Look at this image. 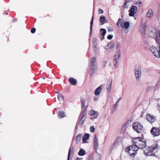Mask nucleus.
Returning a JSON list of instances; mask_svg holds the SVG:
<instances>
[{"mask_svg":"<svg viewBox=\"0 0 160 160\" xmlns=\"http://www.w3.org/2000/svg\"><path fill=\"white\" fill-rule=\"evenodd\" d=\"M109 65L110 66H111V63H110L109 64Z\"/></svg>","mask_w":160,"mask_h":160,"instance_id":"58","label":"nucleus"},{"mask_svg":"<svg viewBox=\"0 0 160 160\" xmlns=\"http://www.w3.org/2000/svg\"><path fill=\"white\" fill-rule=\"evenodd\" d=\"M94 100L95 101H97L98 100V98H94Z\"/></svg>","mask_w":160,"mask_h":160,"instance_id":"50","label":"nucleus"},{"mask_svg":"<svg viewBox=\"0 0 160 160\" xmlns=\"http://www.w3.org/2000/svg\"><path fill=\"white\" fill-rule=\"evenodd\" d=\"M82 158L78 157L76 158V160H82Z\"/></svg>","mask_w":160,"mask_h":160,"instance_id":"48","label":"nucleus"},{"mask_svg":"<svg viewBox=\"0 0 160 160\" xmlns=\"http://www.w3.org/2000/svg\"><path fill=\"white\" fill-rule=\"evenodd\" d=\"M139 149L135 144L133 143L132 146H130L126 149V151L128 152L129 155L133 157Z\"/></svg>","mask_w":160,"mask_h":160,"instance_id":"3","label":"nucleus"},{"mask_svg":"<svg viewBox=\"0 0 160 160\" xmlns=\"http://www.w3.org/2000/svg\"><path fill=\"white\" fill-rule=\"evenodd\" d=\"M87 113V109L84 108L83 111L81 112L80 115L86 117Z\"/></svg>","mask_w":160,"mask_h":160,"instance_id":"30","label":"nucleus"},{"mask_svg":"<svg viewBox=\"0 0 160 160\" xmlns=\"http://www.w3.org/2000/svg\"><path fill=\"white\" fill-rule=\"evenodd\" d=\"M153 13L152 9L150 8L146 13V16L148 18H152L153 16Z\"/></svg>","mask_w":160,"mask_h":160,"instance_id":"16","label":"nucleus"},{"mask_svg":"<svg viewBox=\"0 0 160 160\" xmlns=\"http://www.w3.org/2000/svg\"><path fill=\"white\" fill-rule=\"evenodd\" d=\"M158 109L160 110V106H158Z\"/></svg>","mask_w":160,"mask_h":160,"instance_id":"56","label":"nucleus"},{"mask_svg":"<svg viewBox=\"0 0 160 160\" xmlns=\"http://www.w3.org/2000/svg\"><path fill=\"white\" fill-rule=\"evenodd\" d=\"M133 144L138 147V149H142L147 146L146 141L143 139H142L140 138H137L132 140Z\"/></svg>","mask_w":160,"mask_h":160,"instance_id":"2","label":"nucleus"},{"mask_svg":"<svg viewBox=\"0 0 160 160\" xmlns=\"http://www.w3.org/2000/svg\"><path fill=\"white\" fill-rule=\"evenodd\" d=\"M36 30V29L35 28H33L31 29V32L32 33H34L35 32Z\"/></svg>","mask_w":160,"mask_h":160,"instance_id":"43","label":"nucleus"},{"mask_svg":"<svg viewBox=\"0 0 160 160\" xmlns=\"http://www.w3.org/2000/svg\"><path fill=\"white\" fill-rule=\"evenodd\" d=\"M132 128L138 133H141L142 131L143 127L139 122H135L133 123Z\"/></svg>","mask_w":160,"mask_h":160,"instance_id":"5","label":"nucleus"},{"mask_svg":"<svg viewBox=\"0 0 160 160\" xmlns=\"http://www.w3.org/2000/svg\"><path fill=\"white\" fill-rule=\"evenodd\" d=\"M91 67H96V60L95 58H93L91 59Z\"/></svg>","mask_w":160,"mask_h":160,"instance_id":"21","label":"nucleus"},{"mask_svg":"<svg viewBox=\"0 0 160 160\" xmlns=\"http://www.w3.org/2000/svg\"><path fill=\"white\" fill-rule=\"evenodd\" d=\"M43 78V79H45V78Z\"/></svg>","mask_w":160,"mask_h":160,"instance_id":"59","label":"nucleus"},{"mask_svg":"<svg viewBox=\"0 0 160 160\" xmlns=\"http://www.w3.org/2000/svg\"><path fill=\"white\" fill-rule=\"evenodd\" d=\"M121 98H120L118 99V100H117V102H116L118 103V102H119V101L121 100Z\"/></svg>","mask_w":160,"mask_h":160,"instance_id":"52","label":"nucleus"},{"mask_svg":"<svg viewBox=\"0 0 160 160\" xmlns=\"http://www.w3.org/2000/svg\"><path fill=\"white\" fill-rule=\"evenodd\" d=\"M159 32L157 30L153 29L152 31L150 32L149 33V36L150 37L156 38L158 36V35Z\"/></svg>","mask_w":160,"mask_h":160,"instance_id":"9","label":"nucleus"},{"mask_svg":"<svg viewBox=\"0 0 160 160\" xmlns=\"http://www.w3.org/2000/svg\"><path fill=\"white\" fill-rule=\"evenodd\" d=\"M106 105H104L103 106V108H106Z\"/></svg>","mask_w":160,"mask_h":160,"instance_id":"57","label":"nucleus"},{"mask_svg":"<svg viewBox=\"0 0 160 160\" xmlns=\"http://www.w3.org/2000/svg\"><path fill=\"white\" fill-rule=\"evenodd\" d=\"M150 50L155 56L160 58V46L158 49H157L155 46H152L150 48Z\"/></svg>","mask_w":160,"mask_h":160,"instance_id":"6","label":"nucleus"},{"mask_svg":"<svg viewBox=\"0 0 160 160\" xmlns=\"http://www.w3.org/2000/svg\"><path fill=\"white\" fill-rule=\"evenodd\" d=\"M134 74L137 81H139L142 73L141 68L139 65H137L135 66L134 68Z\"/></svg>","mask_w":160,"mask_h":160,"instance_id":"4","label":"nucleus"},{"mask_svg":"<svg viewBox=\"0 0 160 160\" xmlns=\"http://www.w3.org/2000/svg\"><path fill=\"white\" fill-rule=\"evenodd\" d=\"M85 154V151L83 149H81L78 152V155L81 156H83Z\"/></svg>","mask_w":160,"mask_h":160,"instance_id":"28","label":"nucleus"},{"mask_svg":"<svg viewBox=\"0 0 160 160\" xmlns=\"http://www.w3.org/2000/svg\"><path fill=\"white\" fill-rule=\"evenodd\" d=\"M97 39L96 38H94L93 40V44H97Z\"/></svg>","mask_w":160,"mask_h":160,"instance_id":"42","label":"nucleus"},{"mask_svg":"<svg viewBox=\"0 0 160 160\" xmlns=\"http://www.w3.org/2000/svg\"><path fill=\"white\" fill-rule=\"evenodd\" d=\"M116 143H117V142H115L113 143V146H114L115 145H116Z\"/></svg>","mask_w":160,"mask_h":160,"instance_id":"55","label":"nucleus"},{"mask_svg":"<svg viewBox=\"0 0 160 160\" xmlns=\"http://www.w3.org/2000/svg\"><path fill=\"white\" fill-rule=\"evenodd\" d=\"M130 23L128 22H125L123 23V21L122 22H120V27L122 28H124L126 29H128L129 27Z\"/></svg>","mask_w":160,"mask_h":160,"instance_id":"14","label":"nucleus"},{"mask_svg":"<svg viewBox=\"0 0 160 160\" xmlns=\"http://www.w3.org/2000/svg\"><path fill=\"white\" fill-rule=\"evenodd\" d=\"M88 160H92V158L91 157L89 156Z\"/></svg>","mask_w":160,"mask_h":160,"instance_id":"51","label":"nucleus"},{"mask_svg":"<svg viewBox=\"0 0 160 160\" xmlns=\"http://www.w3.org/2000/svg\"><path fill=\"white\" fill-rule=\"evenodd\" d=\"M113 36L111 35H109L107 37V38L108 39L111 40L113 38Z\"/></svg>","mask_w":160,"mask_h":160,"instance_id":"44","label":"nucleus"},{"mask_svg":"<svg viewBox=\"0 0 160 160\" xmlns=\"http://www.w3.org/2000/svg\"><path fill=\"white\" fill-rule=\"evenodd\" d=\"M122 22V20L121 19L119 18L118 19V22L117 23V25L119 27V25L120 26V22Z\"/></svg>","mask_w":160,"mask_h":160,"instance_id":"34","label":"nucleus"},{"mask_svg":"<svg viewBox=\"0 0 160 160\" xmlns=\"http://www.w3.org/2000/svg\"><path fill=\"white\" fill-rule=\"evenodd\" d=\"M92 29H90V36L91 37V36L92 34Z\"/></svg>","mask_w":160,"mask_h":160,"instance_id":"53","label":"nucleus"},{"mask_svg":"<svg viewBox=\"0 0 160 160\" xmlns=\"http://www.w3.org/2000/svg\"><path fill=\"white\" fill-rule=\"evenodd\" d=\"M127 128V124L125 123L122 126V131H123V132H124L125 131L126 129Z\"/></svg>","mask_w":160,"mask_h":160,"instance_id":"29","label":"nucleus"},{"mask_svg":"<svg viewBox=\"0 0 160 160\" xmlns=\"http://www.w3.org/2000/svg\"><path fill=\"white\" fill-rule=\"evenodd\" d=\"M86 118V117L80 115L79 116L80 120L78 123V124L80 126L82 125L85 120Z\"/></svg>","mask_w":160,"mask_h":160,"instance_id":"18","label":"nucleus"},{"mask_svg":"<svg viewBox=\"0 0 160 160\" xmlns=\"http://www.w3.org/2000/svg\"><path fill=\"white\" fill-rule=\"evenodd\" d=\"M56 93H58V92H56Z\"/></svg>","mask_w":160,"mask_h":160,"instance_id":"60","label":"nucleus"},{"mask_svg":"<svg viewBox=\"0 0 160 160\" xmlns=\"http://www.w3.org/2000/svg\"><path fill=\"white\" fill-rule=\"evenodd\" d=\"M93 145L95 149L96 150L97 149L98 146V138L96 135H95L93 140Z\"/></svg>","mask_w":160,"mask_h":160,"instance_id":"15","label":"nucleus"},{"mask_svg":"<svg viewBox=\"0 0 160 160\" xmlns=\"http://www.w3.org/2000/svg\"><path fill=\"white\" fill-rule=\"evenodd\" d=\"M89 135L88 134L86 133L83 137L82 141L84 142H86V140L89 138Z\"/></svg>","mask_w":160,"mask_h":160,"instance_id":"26","label":"nucleus"},{"mask_svg":"<svg viewBox=\"0 0 160 160\" xmlns=\"http://www.w3.org/2000/svg\"><path fill=\"white\" fill-rule=\"evenodd\" d=\"M82 135L79 134L78 135L76 138V142L77 143H78L81 140Z\"/></svg>","mask_w":160,"mask_h":160,"instance_id":"27","label":"nucleus"},{"mask_svg":"<svg viewBox=\"0 0 160 160\" xmlns=\"http://www.w3.org/2000/svg\"><path fill=\"white\" fill-rule=\"evenodd\" d=\"M106 18L104 16H102L100 17V21L101 22H105Z\"/></svg>","mask_w":160,"mask_h":160,"instance_id":"32","label":"nucleus"},{"mask_svg":"<svg viewBox=\"0 0 160 160\" xmlns=\"http://www.w3.org/2000/svg\"><path fill=\"white\" fill-rule=\"evenodd\" d=\"M97 44H93V50L94 51H96L97 50Z\"/></svg>","mask_w":160,"mask_h":160,"instance_id":"41","label":"nucleus"},{"mask_svg":"<svg viewBox=\"0 0 160 160\" xmlns=\"http://www.w3.org/2000/svg\"><path fill=\"white\" fill-rule=\"evenodd\" d=\"M100 31L101 33L102 34V36L103 37V38L102 39L101 38V39L102 40L104 38V36L106 33V29H103V28L101 29Z\"/></svg>","mask_w":160,"mask_h":160,"instance_id":"24","label":"nucleus"},{"mask_svg":"<svg viewBox=\"0 0 160 160\" xmlns=\"http://www.w3.org/2000/svg\"><path fill=\"white\" fill-rule=\"evenodd\" d=\"M72 153H73V151H72Z\"/></svg>","mask_w":160,"mask_h":160,"instance_id":"61","label":"nucleus"},{"mask_svg":"<svg viewBox=\"0 0 160 160\" xmlns=\"http://www.w3.org/2000/svg\"><path fill=\"white\" fill-rule=\"evenodd\" d=\"M118 106V103L116 102V103L115 104L114 107L113 109H114V111H115L117 110Z\"/></svg>","mask_w":160,"mask_h":160,"instance_id":"36","label":"nucleus"},{"mask_svg":"<svg viewBox=\"0 0 160 160\" xmlns=\"http://www.w3.org/2000/svg\"><path fill=\"white\" fill-rule=\"evenodd\" d=\"M58 113L60 118H62L65 116L64 112L63 111H59L58 112Z\"/></svg>","mask_w":160,"mask_h":160,"instance_id":"22","label":"nucleus"},{"mask_svg":"<svg viewBox=\"0 0 160 160\" xmlns=\"http://www.w3.org/2000/svg\"><path fill=\"white\" fill-rule=\"evenodd\" d=\"M90 132H93L95 131V128L93 126H91L90 127Z\"/></svg>","mask_w":160,"mask_h":160,"instance_id":"37","label":"nucleus"},{"mask_svg":"<svg viewBox=\"0 0 160 160\" xmlns=\"http://www.w3.org/2000/svg\"><path fill=\"white\" fill-rule=\"evenodd\" d=\"M112 83V81H111L110 82V84L109 86L107 88V90L108 92H110L111 89V85Z\"/></svg>","mask_w":160,"mask_h":160,"instance_id":"31","label":"nucleus"},{"mask_svg":"<svg viewBox=\"0 0 160 160\" xmlns=\"http://www.w3.org/2000/svg\"><path fill=\"white\" fill-rule=\"evenodd\" d=\"M82 107L83 108L85 105V101L84 99L81 100Z\"/></svg>","mask_w":160,"mask_h":160,"instance_id":"35","label":"nucleus"},{"mask_svg":"<svg viewBox=\"0 0 160 160\" xmlns=\"http://www.w3.org/2000/svg\"><path fill=\"white\" fill-rule=\"evenodd\" d=\"M141 4V2L140 1H138L136 3V5H138V4Z\"/></svg>","mask_w":160,"mask_h":160,"instance_id":"49","label":"nucleus"},{"mask_svg":"<svg viewBox=\"0 0 160 160\" xmlns=\"http://www.w3.org/2000/svg\"><path fill=\"white\" fill-rule=\"evenodd\" d=\"M69 81L72 85H75L77 84V81L76 80L72 78H70L69 79Z\"/></svg>","mask_w":160,"mask_h":160,"instance_id":"20","label":"nucleus"},{"mask_svg":"<svg viewBox=\"0 0 160 160\" xmlns=\"http://www.w3.org/2000/svg\"><path fill=\"white\" fill-rule=\"evenodd\" d=\"M119 47H120V45L119 44H117L116 46V49L118 50V51L119 50H120L119 48Z\"/></svg>","mask_w":160,"mask_h":160,"instance_id":"47","label":"nucleus"},{"mask_svg":"<svg viewBox=\"0 0 160 160\" xmlns=\"http://www.w3.org/2000/svg\"><path fill=\"white\" fill-rule=\"evenodd\" d=\"M158 36H159V39H160V31L159 32V33L158 34Z\"/></svg>","mask_w":160,"mask_h":160,"instance_id":"54","label":"nucleus"},{"mask_svg":"<svg viewBox=\"0 0 160 160\" xmlns=\"http://www.w3.org/2000/svg\"><path fill=\"white\" fill-rule=\"evenodd\" d=\"M71 152V149L70 148L69 149V150L68 153V160H69Z\"/></svg>","mask_w":160,"mask_h":160,"instance_id":"45","label":"nucleus"},{"mask_svg":"<svg viewBox=\"0 0 160 160\" xmlns=\"http://www.w3.org/2000/svg\"><path fill=\"white\" fill-rule=\"evenodd\" d=\"M58 98L59 100H63V97L61 94H59L58 95Z\"/></svg>","mask_w":160,"mask_h":160,"instance_id":"33","label":"nucleus"},{"mask_svg":"<svg viewBox=\"0 0 160 160\" xmlns=\"http://www.w3.org/2000/svg\"><path fill=\"white\" fill-rule=\"evenodd\" d=\"M158 145H153L148 147L143 151L144 154L147 156H155L158 152Z\"/></svg>","mask_w":160,"mask_h":160,"instance_id":"1","label":"nucleus"},{"mask_svg":"<svg viewBox=\"0 0 160 160\" xmlns=\"http://www.w3.org/2000/svg\"><path fill=\"white\" fill-rule=\"evenodd\" d=\"M107 61L106 60H104L102 62V66L104 68L106 66V64L107 63Z\"/></svg>","mask_w":160,"mask_h":160,"instance_id":"39","label":"nucleus"},{"mask_svg":"<svg viewBox=\"0 0 160 160\" xmlns=\"http://www.w3.org/2000/svg\"><path fill=\"white\" fill-rule=\"evenodd\" d=\"M121 54V51L120 50H119L118 51V52L115 53V55L114 56L113 61H115V63H114L113 65L115 66L116 64H117L118 63V59L119 58H120V55Z\"/></svg>","mask_w":160,"mask_h":160,"instance_id":"10","label":"nucleus"},{"mask_svg":"<svg viewBox=\"0 0 160 160\" xmlns=\"http://www.w3.org/2000/svg\"><path fill=\"white\" fill-rule=\"evenodd\" d=\"M96 68V67H91V69L89 72V74L91 76H92L95 73V69Z\"/></svg>","mask_w":160,"mask_h":160,"instance_id":"25","label":"nucleus"},{"mask_svg":"<svg viewBox=\"0 0 160 160\" xmlns=\"http://www.w3.org/2000/svg\"><path fill=\"white\" fill-rule=\"evenodd\" d=\"M102 88L100 87H98L95 90V94L96 95L98 96L99 95L101 92Z\"/></svg>","mask_w":160,"mask_h":160,"instance_id":"23","label":"nucleus"},{"mask_svg":"<svg viewBox=\"0 0 160 160\" xmlns=\"http://www.w3.org/2000/svg\"><path fill=\"white\" fill-rule=\"evenodd\" d=\"M146 117L147 120L151 123L155 121V118L149 114H147Z\"/></svg>","mask_w":160,"mask_h":160,"instance_id":"12","label":"nucleus"},{"mask_svg":"<svg viewBox=\"0 0 160 160\" xmlns=\"http://www.w3.org/2000/svg\"><path fill=\"white\" fill-rule=\"evenodd\" d=\"M150 132L154 137L158 136L160 134V128L153 127Z\"/></svg>","mask_w":160,"mask_h":160,"instance_id":"7","label":"nucleus"},{"mask_svg":"<svg viewBox=\"0 0 160 160\" xmlns=\"http://www.w3.org/2000/svg\"><path fill=\"white\" fill-rule=\"evenodd\" d=\"M140 32L143 34H145V24H142L139 28Z\"/></svg>","mask_w":160,"mask_h":160,"instance_id":"17","label":"nucleus"},{"mask_svg":"<svg viewBox=\"0 0 160 160\" xmlns=\"http://www.w3.org/2000/svg\"><path fill=\"white\" fill-rule=\"evenodd\" d=\"M114 46V44L112 42H109L104 47V48L107 52H110Z\"/></svg>","mask_w":160,"mask_h":160,"instance_id":"11","label":"nucleus"},{"mask_svg":"<svg viewBox=\"0 0 160 160\" xmlns=\"http://www.w3.org/2000/svg\"><path fill=\"white\" fill-rule=\"evenodd\" d=\"M93 20V16H92V17L91 21L90 22V25H91L90 28V29H92Z\"/></svg>","mask_w":160,"mask_h":160,"instance_id":"38","label":"nucleus"},{"mask_svg":"<svg viewBox=\"0 0 160 160\" xmlns=\"http://www.w3.org/2000/svg\"><path fill=\"white\" fill-rule=\"evenodd\" d=\"M98 12L99 14H102L103 13V10L101 9H99Z\"/></svg>","mask_w":160,"mask_h":160,"instance_id":"46","label":"nucleus"},{"mask_svg":"<svg viewBox=\"0 0 160 160\" xmlns=\"http://www.w3.org/2000/svg\"><path fill=\"white\" fill-rule=\"evenodd\" d=\"M107 29L108 32H111L113 31V29L110 27H108L107 28Z\"/></svg>","mask_w":160,"mask_h":160,"instance_id":"40","label":"nucleus"},{"mask_svg":"<svg viewBox=\"0 0 160 160\" xmlns=\"http://www.w3.org/2000/svg\"><path fill=\"white\" fill-rule=\"evenodd\" d=\"M130 2L131 0H125L123 5V8H128V6L130 5L129 3Z\"/></svg>","mask_w":160,"mask_h":160,"instance_id":"19","label":"nucleus"},{"mask_svg":"<svg viewBox=\"0 0 160 160\" xmlns=\"http://www.w3.org/2000/svg\"><path fill=\"white\" fill-rule=\"evenodd\" d=\"M137 11V7L135 6L132 5L131 8L129 11V16L131 17L134 16V14L136 13Z\"/></svg>","mask_w":160,"mask_h":160,"instance_id":"8","label":"nucleus"},{"mask_svg":"<svg viewBox=\"0 0 160 160\" xmlns=\"http://www.w3.org/2000/svg\"><path fill=\"white\" fill-rule=\"evenodd\" d=\"M89 114L91 116H94V118H91L92 120H93V119H96L97 118L99 113L94 110H91L89 112Z\"/></svg>","mask_w":160,"mask_h":160,"instance_id":"13","label":"nucleus"}]
</instances>
